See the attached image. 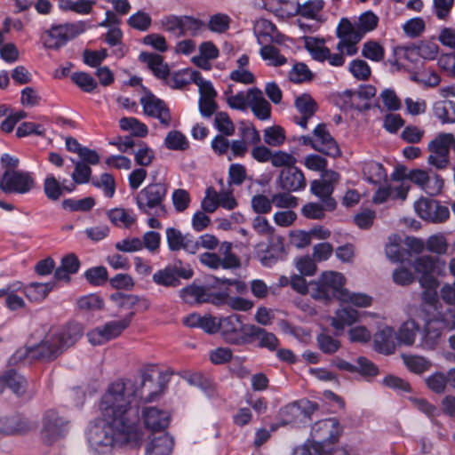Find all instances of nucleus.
<instances>
[{"label": "nucleus", "mask_w": 455, "mask_h": 455, "mask_svg": "<svg viewBox=\"0 0 455 455\" xmlns=\"http://www.w3.org/2000/svg\"><path fill=\"white\" fill-rule=\"evenodd\" d=\"M149 374L137 379H121L112 383L101 398L100 411L104 419L124 425L132 430H140V403L155 400L156 391Z\"/></svg>", "instance_id": "f257e3e1"}, {"label": "nucleus", "mask_w": 455, "mask_h": 455, "mask_svg": "<svg viewBox=\"0 0 455 455\" xmlns=\"http://www.w3.org/2000/svg\"><path fill=\"white\" fill-rule=\"evenodd\" d=\"M141 437L140 430H132L109 419H104L102 424L94 425L88 432L89 445L98 455H110L115 446L137 445Z\"/></svg>", "instance_id": "f03ea898"}, {"label": "nucleus", "mask_w": 455, "mask_h": 455, "mask_svg": "<svg viewBox=\"0 0 455 455\" xmlns=\"http://www.w3.org/2000/svg\"><path fill=\"white\" fill-rule=\"evenodd\" d=\"M83 334L79 323H72L60 329L52 330L36 347L31 349L33 356L43 360H53L64 349L73 346Z\"/></svg>", "instance_id": "7ed1b4c3"}, {"label": "nucleus", "mask_w": 455, "mask_h": 455, "mask_svg": "<svg viewBox=\"0 0 455 455\" xmlns=\"http://www.w3.org/2000/svg\"><path fill=\"white\" fill-rule=\"evenodd\" d=\"M168 193L165 182H153L142 188L136 196L139 210L147 215L164 216L167 213L164 201Z\"/></svg>", "instance_id": "20e7f679"}, {"label": "nucleus", "mask_w": 455, "mask_h": 455, "mask_svg": "<svg viewBox=\"0 0 455 455\" xmlns=\"http://www.w3.org/2000/svg\"><path fill=\"white\" fill-rule=\"evenodd\" d=\"M345 282L346 279L341 273L325 271L317 281L311 282V297L325 303L332 298L339 300V295L346 291Z\"/></svg>", "instance_id": "39448f33"}, {"label": "nucleus", "mask_w": 455, "mask_h": 455, "mask_svg": "<svg viewBox=\"0 0 455 455\" xmlns=\"http://www.w3.org/2000/svg\"><path fill=\"white\" fill-rule=\"evenodd\" d=\"M454 135L452 133L441 132L437 134L427 145V164L437 170H445L451 164L450 153Z\"/></svg>", "instance_id": "423d86ee"}, {"label": "nucleus", "mask_w": 455, "mask_h": 455, "mask_svg": "<svg viewBox=\"0 0 455 455\" xmlns=\"http://www.w3.org/2000/svg\"><path fill=\"white\" fill-rule=\"evenodd\" d=\"M88 28V23L83 20L54 25L47 31L48 37L44 44L50 49H59L83 34Z\"/></svg>", "instance_id": "0eeeda50"}, {"label": "nucleus", "mask_w": 455, "mask_h": 455, "mask_svg": "<svg viewBox=\"0 0 455 455\" xmlns=\"http://www.w3.org/2000/svg\"><path fill=\"white\" fill-rule=\"evenodd\" d=\"M415 272L419 275V283L421 286H438L439 282L434 276L445 275V262L437 257L424 255L416 258L412 263Z\"/></svg>", "instance_id": "6e6552de"}, {"label": "nucleus", "mask_w": 455, "mask_h": 455, "mask_svg": "<svg viewBox=\"0 0 455 455\" xmlns=\"http://www.w3.org/2000/svg\"><path fill=\"white\" fill-rule=\"evenodd\" d=\"M36 186L33 175L28 172L5 170L0 174V189L6 195H24Z\"/></svg>", "instance_id": "1a4fd4ad"}, {"label": "nucleus", "mask_w": 455, "mask_h": 455, "mask_svg": "<svg viewBox=\"0 0 455 455\" xmlns=\"http://www.w3.org/2000/svg\"><path fill=\"white\" fill-rule=\"evenodd\" d=\"M135 311L120 320H112L98 326L87 333L89 342L93 346L103 345L106 342L119 337L126 330L132 322Z\"/></svg>", "instance_id": "9d476101"}, {"label": "nucleus", "mask_w": 455, "mask_h": 455, "mask_svg": "<svg viewBox=\"0 0 455 455\" xmlns=\"http://www.w3.org/2000/svg\"><path fill=\"white\" fill-rule=\"evenodd\" d=\"M194 275V271L188 264H184L180 259L173 264H168L164 268L157 270L152 276L153 282L164 287H178L180 278L188 280Z\"/></svg>", "instance_id": "9b49d317"}, {"label": "nucleus", "mask_w": 455, "mask_h": 455, "mask_svg": "<svg viewBox=\"0 0 455 455\" xmlns=\"http://www.w3.org/2000/svg\"><path fill=\"white\" fill-rule=\"evenodd\" d=\"M251 325L243 323L240 315L233 314L220 318V333L227 343L244 346L247 340V328H250Z\"/></svg>", "instance_id": "f8f14e48"}, {"label": "nucleus", "mask_w": 455, "mask_h": 455, "mask_svg": "<svg viewBox=\"0 0 455 455\" xmlns=\"http://www.w3.org/2000/svg\"><path fill=\"white\" fill-rule=\"evenodd\" d=\"M341 428L339 420L329 418L315 422L311 428L313 444H319L323 449H331V443L336 442L340 435Z\"/></svg>", "instance_id": "ddd939ff"}, {"label": "nucleus", "mask_w": 455, "mask_h": 455, "mask_svg": "<svg viewBox=\"0 0 455 455\" xmlns=\"http://www.w3.org/2000/svg\"><path fill=\"white\" fill-rule=\"evenodd\" d=\"M68 420L54 410H48L43 417L42 438L44 443L52 444L64 437L69 429Z\"/></svg>", "instance_id": "4468645a"}, {"label": "nucleus", "mask_w": 455, "mask_h": 455, "mask_svg": "<svg viewBox=\"0 0 455 455\" xmlns=\"http://www.w3.org/2000/svg\"><path fill=\"white\" fill-rule=\"evenodd\" d=\"M414 208L421 219L434 223L443 222L450 216L448 207L432 198H419L415 202Z\"/></svg>", "instance_id": "2eb2a0df"}, {"label": "nucleus", "mask_w": 455, "mask_h": 455, "mask_svg": "<svg viewBox=\"0 0 455 455\" xmlns=\"http://www.w3.org/2000/svg\"><path fill=\"white\" fill-rule=\"evenodd\" d=\"M409 179L432 196L441 194L444 184L442 176L432 170H412L409 173Z\"/></svg>", "instance_id": "dca6fc26"}, {"label": "nucleus", "mask_w": 455, "mask_h": 455, "mask_svg": "<svg viewBox=\"0 0 455 455\" xmlns=\"http://www.w3.org/2000/svg\"><path fill=\"white\" fill-rule=\"evenodd\" d=\"M339 42L336 49L347 56H354L358 52L357 44L362 40L359 35L352 31V23L347 19H341L337 28Z\"/></svg>", "instance_id": "f3484780"}, {"label": "nucleus", "mask_w": 455, "mask_h": 455, "mask_svg": "<svg viewBox=\"0 0 455 455\" xmlns=\"http://www.w3.org/2000/svg\"><path fill=\"white\" fill-rule=\"evenodd\" d=\"M217 292L208 286H202L193 283L181 289L180 296L188 304L211 303L215 306L220 303V298L217 297Z\"/></svg>", "instance_id": "a211bd4d"}, {"label": "nucleus", "mask_w": 455, "mask_h": 455, "mask_svg": "<svg viewBox=\"0 0 455 455\" xmlns=\"http://www.w3.org/2000/svg\"><path fill=\"white\" fill-rule=\"evenodd\" d=\"M140 104L145 115L158 119L164 127L170 125L171 114L164 100L148 92L140 98Z\"/></svg>", "instance_id": "6ab92c4d"}, {"label": "nucleus", "mask_w": 455, "mask_h": 455, "mask_svg": "<svg viewBox=\"0 0 455 455\" xmlns=\"http://www.w3.org/2000/svg\"><path fill=\"white\" fill-rule=\"evenodd\" d=\"M165 234L170 251H178L184 250L186 252L190 254L197 252V243L192 235H183L180 230L175 228H167Z\"/></svg>", "instance_id": "aec40b11"}, {"label": "nucleus", "mask_w": 455, "mask_h": 455, "mask_svg": "<svg viewBox=\"0 0 455 455\" xmlns=\"http://www.w3.org/2000/svg\"><path fill=\"white\" fill-rule=\"evenodd\" d=\"M278 187L287 192H297L306 188L304 173L295 165L283 168L277 179Z\"/></svg>", "instance_id": "412c9836"}, {"label": "nucleus", "mask_w": 455, "mask_h": 455, "mask_svg": "<svg viewBox=\"0 0 455 455\" xmlns=\"http://www.w3.org/2000/svg\"><path fill=\"white\" fill-rule=\"evenodd\" d=\"M313 134L315 140V150L331 157L340 156V149L324 124H319Z\"/></svg>", "instance_id": "4be33fe9"}, {"label": "nucleus", "mask_w": 455, "mask_h": 455, "mask_svg": "<svg viewBox=\"0 0 455 455\" xmlns=\"http://www.w3.org/2000/svg\"><path fill=\"white\" fill-rule=\"evenodd\" d=\"M247 329L246 345L258 341L259 347L267 348L269 351H275L278 347L279 340L274 333L254 324Z\"/></svg>", "instance_id": "5701e85b"}, {"label": "nucleus", "mask_w": 455, "mask_h": 455, "mask_svg": "<svg viewBox=\"0 0 455 455\" xmlns=\"http://www.w3.org/2000/svg\"><path fill=\"white\" fill-rule=\"evenodd\" d=\"M33 428V425L22 415L15 414L0 418V433L7 435H24Z\"/></svg>", "instance_id": "b1692460"}, {"label": "nucleus", "mask_w": 455, "mask_h": 455, "mask_svg": "<svg viewBox=\"0 0 455 455\" xmlns=\"http://www.w3.org/2000/svg\"><path fill=\"white\" fill-rule=\"evenodd\" d=\"M145 427L153 432L165 429L170 424V414L156 407H147L142 411Z\"/></svg>", "instance_id": "393cba45"}, {"label": "nucleus", "mask_w": 455, "mask_h": 455, "mask_svg": "<svg viewBox=\"0 0 455 455\" xmlns=\"http://www.w3.org/2000/svg\"><path fill=\"white\" fill-rule=\"evenodd\" d=\"M249 106L259 119L267 120L270 117L271 106L259 88L249 89Z\"/></svg>", "instance_id": "a878e982"}, {"label": "nucleus", "mask_w": 455, "mask_h": 455, "mask_svg": "<svg viewBox=\"0 0 455 455\" xmlns=\"http://www.w3.org/2000/svg\"><path fill=\"white\" fill-rule=\"evenodd\" d=\"M140 61L147 64L148 68L153 74L161 80L167 79L170 74V68L167 63L164 61V58L156 53L141 52L139 56Z\"/></svg>", "instance_id": "bb28decb"}, {"label": "nucleus", "mask_w": 455, "mask_h": 455, "mask_svg": "<svg viewBox=\"0 0 455 455\" xmlns=\"http://www.w3.org/2000/svg\"><path fill=\"white\" fill-rule=\"evenodd\" d=\"M254 34L259 44L279 42L280 34L274 23L266 19H259L254 25Z\"/></svg>", "instance_id": "cd10ccee"}, {"label": "nucleus", "mask_w": 455, "mask_h": 455, "mask_svg": "<svg viewBox=\"0 0 455 455\" xmlns=\"http://www.w3.org/2000/svg\"><path fill=\"white\" fill-rule=\"evenodd\" d=\"M28 382L26 379L18 374L15 371H7L2 377H0V394L3 392L4 387H8L13 394L17 396H21L25 394Z\"/></svg>", "instance_id": "c85d7f7f"}, {"label": "nucleus", "mask_w": 455, "mask_h": 455, "mask_svg": "<svg viewBox=\"0 0 455 455\" xmlns=\"http://www.w3.org/2000/svg\"><path fill=\"white\" fill-rule=\"evenodd\" d=\"M374 347L380 353L392 354L395 348L394 330L388 326L379 330L374 335Z\"/></svg>", "instance_id": "c756f323"}, {"label": "nucleus", "mask_w": 455, "mask_h": 455, "mask_svg": "<svg viewBox=\"0 0 455 455\" xmlns=\"http://www.w3.org/2000/svg\"><path fill=\"white\" fill-rule=\"evenodd\" d=\"M443 329L439 320L432 319L425 325L421 346L427 349H433L442 336Z\"/></svg>", "instance_id": "7c9ffc66"}, {"label": "nucleus", "mask_w": 455, "mask_h": 455, "mask_svg": "<svg viewBox=\"0 0 455 455\" xmlns=\"http://www.w3.org/2000/svg\"><path fill=\"white\" fill-rule=\"evenodd\" d=\"M358 317L359 313L357 310L349 307H344L338 309L335 315L331 317V325L338 331H342L346 326H350L357 322Z\"/></svg>", "instance_id": "2f4dec72"}, {"label": "nucleus", "mask_w": 455, "mask_h": 455, "mask_svg": "<svg viewBox=\"0 0 455 455\" xmlns=\"http://www.w3.org/2000/svg\"><path fill=\"white\" fill-rule=\"evenodd\" d=\"M173 439L169 435H163L153 439L147 446L146 455H171Z\"/></svg>", "instance_id": "473e14b6"}, {"label": "nucleus", "mask_w": 455, "mask_h": 455, "mask_svg": "<svg viewBox=\"0 0 455 455\" xmlns=\"http://www.w3.org/2000/svg\"><path fill=\"white\" fill-rule=\"evenodd\" d=\"M217 297L220 298V303L216 305L217 307H221L224 305H228L233 310L237 311H249L253 307V302L242 298V297H230L227 291H218Z\"/></svg>", "instance_id": "72a5a7b5"}, {"label": "nucleus", "mask_w": 455, "mask_h": 455, "mask_svg": "<svg viewBox=\"0 0 455 455\" xmlns=\"http://www.w3.org/2000/svg\"><path fill=\"white\" fill-rule=\"evenodd\" d=\"M362 171L365 180L371 183H380L387 178L383 165L375 161L363 163Z\"/></svg>", "instance_id": "f704fd0d"}, {"label": "nucleus", "mask_w": 455, "mask_h": 455, "mask_svg": "<svg viewBox=\"0 0 455 455\" xmlns=\"http://www.w3.org/2000/svg\"><path fill=\"white\" fill-rule=\"evenodd\" d=\"M52 288V283H31L25 286L24 293L30 301L40 302L46 298Z\"/></svg>", "instance_id": "c9c22d12"}, {"label": "nucleus", "mask_w": 455, "mask_h": 455, "mask_svg": "<svg viewBox=\"0 0 455 455\" xmlns=\"http://www.w3.org/2000/svg\"><path fill=\"white\" fill-rule=\"evenodd\" d=\"M378 17L371 12L363 13L356 24H352V31L363 38L366 33L372 31L378 25Z\"/></svg>", "instance_id": "e433bc0d"}, {"label": "nucleus", "mask_w": 455, "mask_h": 455, "mask_svg": "<svg viewBox=\"0 0 455 455\" xmlns=\"http://www.w3.org/2000/svg\"><path fill=\"white\" fill-rule=\"evenodd\" d=\"M419 327L413 320H409L403 323L396 333V339L399 343L411 346L414 343Z\"/></svg>", "instance_id": "4c0bfd02"}, {"label": "nucleus", "mask_w": 455, "mask_h": 455, "mask_svg": "<svg viewBox=\"0 0 455 455\" xmlns=\"http://www.w3.org/2000/svg\"><path fill=\"white\" fill-rule=\"evenodd\" d=\"M107 214L108 220L117 227L128 228L136 221V216L124 209L116 208Z\"/></svg>", "instance_id": "58836bf2"}, {"label": "nucleus", "mask_w": 455, "mask_h": 455, "mask_svg": "<svg viewBox=\"0 0 455 455\" xmlns=\"http://www.w3.org/2000/svg\"><path fill=\"white\" fill-rule=\"evenodd\" d=\"M94 1L92 0H60L58 6L62 11H72L79 14H89Z\"/></svg>", "instance_id": "ea45409f"}, {"label": "nucleus", "mask_w": 455, "mask_h": 455, "mask_svg": "<svg viewBox=\"0 0 455 455\" xmlns=\"http://www.w3.org/2000/svg\"><path fill=\"white\" fill-rule=\"evenodd\" d=\"M292 455H347L343 450L323 449L319 444L305 443L297 447Z\"/></svg>", "instance_id": "a19ab883"}, {"label": "nucleus", "mask_w": 455, "mask_h": 455, "mask_svg": "<svg viewBox=\"0 0 455 455\" xmlns=\"http://www.w3.org/2000/svg\"><path fill=\"white\" fill-rule=\"evenodd\" d=\"M324 5L323 0H307L304 4H298L297 12L304 18L315 20Z\"/></svg>", "instance_id": "79ce46f5"}, {"label": "nucleus", "mask_w": 455, "mask_h": 455, "mask_svg": "<svg viewBox=\"0 0 455 455\" xmlns=\"http://www.w3.org/2000/svg\"><path fill=\"white\" fill-rule=\"evenodd\" d=\"M192 83L199 88L200 99H215L217 92L213 88L212 82L205 80L200 72L193 71L190 73Z\"/></svg>", "instance_id": "37998d69"}, {"label": "nucleus", "mask_w": 455, "mask_h": 455, "mask_svg": "<svg viewBox=\"0 0 455 455\" xmlns=\"http://www.w3.org/2000/svg\"><path fill=\"white\" fill-rule=\"evenodd\" d=\"M205 28V24L201 20L193 16L183 15L181 23V36L199 35Z\"/></svg>", "instance_id": "c03bdc74"}, {"label": "nucleus", "mask_w": 455, "mask_h": 455, "mask_svg": "<svg viewBox=\"0 0 455 455\" xmlns=\"http://www.w3.org/2000/svg\"><path fill=\"white\" fill-rule=\"evenodd\" d=\"M261 58L268 62V65L280 67L287 62V59L282 55L279 50L272 45L265 44L259 51Z\"/></svg>", "instance_id": "a18cd8bd"}, {"label": "nucleus", "mask_w": 455, "mask_h": 455, "mask_svg": "<svg viewBox=\"0 0 455 455\" xmlns=\"http://www.w3.org/2000/svg\"><path fill=\"white\" fill-rule=\"evenodd\" d=\"M120 128L124 131H132V134L139 138L148 135V130L146 124L135 117H123L119 121Z\"/></svg>", "instance_id": "49530a36"}, {"label": "nucleus", "mask_w": 455, "mask_h": 455, "mask_svg": "<svg viewBox=\"0 0 455 455\" xmlns=\"http://www.w3.org/2000/svg\"><path fill=\"white\" fill-rule=\"evenodd\" d=\"M339 301L341 303L352 304L359 307H366L371 306L372 299L367 294L350 292L346 289V291H342L339 295Z\"/></svg>", "instance_id": "de8ad7c7"}, {"label": "nucleus", "mask_w": 455, "mask_h": 455, "mask_svg": "<svg viewBox=\"0 0 455 455\" xmlns=\"http://www.w3.org/2000/svg\"><path fill=\"white\" fill-rule=\"evenodd\" d=\"M306 48L315 60L324 61L329 57L330 50L324 45L323 41L309 37L306 40Z\"/></svg>", "instance_id": "09e8293b"}, {"label": "nucleus", "mask_w": 455, "mask_h": 455, "mask_svg": "<svg viewBox=\"0 0 455 455\" xmlns=\"http://www.w3.org/2000/svg\"><path fill=\"white\" fill-rule=\"evenodd\" d=\"M133 154L136 164L140 166H148L155 159L154 150L143 141H138L137 149Z\"/></svg>", "instance_id": "8fccbe9b"}, {"label": "nucleus", "mask_w": 455, "mask_h": 455, "mask_svg": "<svg viewBox=\"0 0 455 455\" xmlns=\"http://www.w3.org/2000/svg\"><path fill=\"white\" fill-rule=\"evenodd\" d=\"M192 69H186L182 71L174 72L167 76L164 80L165 84L172 89H182L192 82L190 73Z\"/></svg>", "instance_id": "3c124183"}, {"label": "nucleus", "mask_w": 455, "mask_h": 455, "mask_svg": "<svg viewBox=\"0 0 455 455\" xmlns=\"http://www.w3.org/2000/svg\"><path fill=\"white\" fill-rule=\"evenodd\" d=\"M164 145L169 149L183 151L188 148L189 143L180 132L171 131L164 140Z\"/></svg>", "instance_id": "603ef678"}, {"label": "nucleus", "mask_w": 455, "mask_h": 455, "mask_svg": "<svg viewBox=\"0 0 455 455\" xmlns=\"http://www.w3.org/2000/svg\"><path fill=\"white\" fill-rule=\"evenodd\" d=\"M264 141L270 147H279L285 141L284 130L278 125L264 130Z\"/></svg>", "instance_id": "864d4df0"}, {"label": "nucleus", "mask_w": 455, "mask_h": 455, "mask_svg": "<svg viewBox=\"0 0 455 455\" xmlns=\"http://www.w3.org/2000/svg\"><path fill=\"white\" fill-rule=\"evenodd\" d=\"M140 243L141 250L146 249L151 254H157L161 245V235L156 231H147Z\"/></svg>", "instance_id": "5fc2aeb1"}, {"label": "nucleus", "mask_w": 455, "mask_h": 455, "mask_svg": "<svg viewBox=\"0 0 455 455\" xmlns=\"http://www.w3.org/2000/svg\"><path fill=\"white\" fill-rule=\"evenodd\" d=\"M362 55L372 61H381L385 56L384 48L375 41L365 42L363 45Z\"/></svg>", "instance_id": "6e6d98bb"}, {"label": "nucleus", "mask_w": 455, "mask_h": 455, "mask_svg": "<svg viewBox=\"0 0 455 455\" xmlns=\"http://www.w3.org/2000/svg\"><path fill=\"white\" fill-rule=\"evenodd\" d=\"M295 106L301 115H306L307 117H312L317 109L316 102L307 93L297 97Z\"/></svg>", "instance_id": "4d7b16f0"}, {"label": "nucleus", "mask_w": 455, "mask_h": 455, "mask_svg": "<svg viewBox=\"0 0 455 455\" xmlns=\"http://www.w3.org/2000/svg\"><path fill=\"white\" fill-rule=\"evenodd\" d=\"M348 70L355 78L361 81L368 80L371 74L368 63L360 59L352 60L349 63Z\"/></svg>", "instance_id": "13d9d810"}, {"label": "nucleus", "mask_w": 455, "mask_h": 455, "mask_svg": "<svg viewBox=\"0 0 455 455\" xmlns=\"http://www.w3.org/2000/svg\"><path fill=\"white\" fill-rule=\"evenodd\" d=\"M44 191L48 199L57 201L62 196L61 184L53 175H48L44 181Z\"/></svg>", "instance_id": "bf43d9fd"}, {"label": "nucleus", "mask_w": 455, "mask_h": 455, "mask_svg": "<svg viewBox=\"0 0 455 455\" xmlns=\"http://www.w3.org/2000/svg\"><path fill=\"white\" fill-rule=\"evenodd\" d=\"M95 205V201L92 197H85L83 199H65L62 202L64 209H68L73 212H87Z\"/></svg>", "instance_id": "052dcab7"}, {"label": "nucleus", "mask_w": 455, "mask_h": 455, "mask_svg": "<svg viewBox=\"0 0 455 455\" xmlns=\"http://www.w3.org/2000/svg\"><path fill=\"white\" fill-rule=\"evenodd\" d=\"M215 127L225 136L235 133V125L226 112H218L214 118Z\"/></svg>", "instance_id": "680f3d73"}, {"label": "nucleus", "mask_w": 455, "mask_h": 455, "mask_svg": "<svg viewBox=\"0 0 455 455\" xmlns=\"http://www.w3.org/2000/svg\"><path fill=\"white\" fill-rule=\"evenodd\" d=\"M403 362L407 368L415 373H422L429 369L431 363L422 356L406 355Z\"/></svg>", "instance_id": "e2e57ef3"}, {"label": "nucleus", "mask_w": 455, "mask_h": 455, "mask_svg": "<svg viewBox=\"0 0 455 455\" xmlns=\"http://www.w3.org/2000/svg\"><path fill=\"white\" fill-rule=\"evenodd\" d=\"M182 16L166 15L161 20V26L164 31L181 36Z\"/></svg>", "instance_id": "0e129e2a"}, {"label": "nucleus", "mask_w": 455, "mask_h": 455, "mask_svg": "<svg viewBox=\"0 0 455 455\" xmlns=\"http://www.w3.org/2000/svg\"><path fill=\"white\" fill-rule=\"evenodd\" d=\"M73 82L84 92H91L97 87V82L85 72H76L72 75Z\"/></svg>", "instance_id": "69168bd1"}, {"label": "nucleus", "mask_w": 455, "mask_h": 455, "mask_svg": "<svg viewBox=\"0 0 455 455\" xmlns=\"http://www.w3.org/2000/svg\"><path fill=\"white\" fill-rule=\"evenodd\" d=\"M317 344L319 348L324 354H333L340 347V342L326 333H321L317 336Z\"/></svg>", "instance_id": "338daca9"}, {"label": "nucleus", "mask_w": 455, "mask_h": 455, "mask_svg": "<svg viewBox=\"0 0 455 455\" xmlns=\"http://www.w3.org/2000/svg\"><path fill=\"white\" fill-rule=\"evenodd\" d=\"M92 183L94 187L101 188L107 197L111 198L114 196L116 183L112 175L103 173L100 180H92Z\"/></svg>", "instance_id": "774afa93"}]
</instances>
